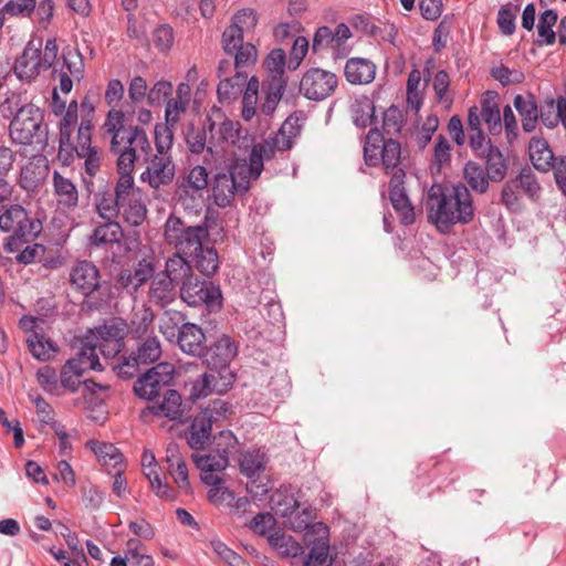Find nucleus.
I'll list each match as a JSON object with an SVG mask.
<instances>
[{"instance_id": "1", "label": "nucleus", "mask_w": 566, "mask_h": 566, "mask_svg": "<svg viewBox=\"0 0 566 566\" xmlns=\"http://www.w3.org/2000/svg\"><path fill=\"white\" fill-rule=\"evenodd\" d=\"M426 206L428 221L442 234L450 233L455 224L465 226L475 218L472 193L462 182L431 186Z\"/></svg>"}, {"instance_id": "2", "label": "nucleus", "mask_w": 566, "mask_h": 566, "mask_svg": "<svg viewBox=\"0 0 566 566\" xmlns=\"http://www.w3.org/2000/svg\"><path fill=\"white\" fill-rule=\"evenodd\" d=\"M129 117L117 108L107 112L103 130L111 137L109 150L117 155L118 175H133L135 163L140 156H148L151 145L144 127L128 123Z\"/></svg>"}, {"instance_id": "3", "label": "nucleus", "mask_w": 566, "mask_h": 566, "mask_svg": "<svg viewBox=\"0 0 566 566\" xmlns=\"http://www.w3.org/2000/svg\"><path fill=\"white\" fill-rule=\"evenodd\" d=\"M9 135L13 143L20 145H48L49 129L44 123V112L32 103L23 104L10 122Z\"/></svg>"}, {"instance_id": "4", "label": "nucleus", "mask_w": 566, "mask_h": 566, "mask_svg": "<svg viewBox=\"0 0 566 566\" xmlns=\"http://www.w3.org/2000/svg\"><path fill=\"white\" fill-rule=\"evenodd\" d=\"M364 161L369 167L382 166L386 175L394 176L405 170L401 160V145L391 137L385 138L377 128H371L365 136Z\"/></svg>"}, {"instance_id": "5", "label": "nucleus", "mask_w": 566, "mask_h": 566, "mask_svg": "<svg viewBox=\"0 0 566 566\" xmlns=\"http://www.w3.org/2000/svg\"><path fill=\"white\" fill-rule=\"evenodd\" d=\"M0 230L11 233L3 248L9 253H15L23 243L34 239L41 232L42 224L30 218L22 206L13 205L0 214Z\"/></svg>"}, {"instance_id": "6", "label": "nucleus", "mask_w": 566, "mask_h": 566, "mask_svg": "<svg viewBox=\"0 0 566 566\" xmlns=\"http://www.w3.org/2000/svg\"><path fill=\"white\" fill-rule=\"evenodd\" d=\"M134 190V175H118L115 185H101L93 195L95 212L102 220L117 219Z\"/></svg>"}, {"instance_id": "7", "label": "nucleus", "mask_w": 566, "mask_h": 566, "mask_svg": "<svg viewBox=\"0 0 566 566\" xmlns=\"http://www.w3.org/2000/svg\"><path fill=\"white\" fill-rule=\"evenodd\" d=\"M164 237L169 245L175 247L176 253L192 255L209 238L206 223L187 226L184 220L170 214L165 222Z\"/></svg>"}, {"instance_id": "8", "label": "nucleus", "mask_w": 566, "mask_h": 566, "mask_svg": "<svg viewBox=\"0 0 566 566\" xmlns=\"http://www.w3.org/2000/svg\"><path fill=\"white\" fill-rule=\"evenodd\" d=\"M69 283L74 292L84 297V303L88 308H98L96 302H92V298L95 293L101 292L103 282L101 271L94 262L88 260L75 261L69 272Z\"/></svg>"}, {"instance_id": "9", "label": "nucleus", "mask_w": 566, "mask_h": 566, "mask_svg": "<svg viewBox=\"0 0 566 566\" xmlns=\"http://www.w3.org/2000/svg\"><path fill=\"white\" fill-rule=\"evenodd\" d=\"M161 353V345L157 336H148L138 344L136 352L122 355L118 361L113 365V370L116 371L119 378L130 379L138 374L139 365L157 361Z\"/></svg>"}, {"instance_id": "10", "label": "nucleus", "mask_w": 566, "mask_h": 566, "mask_svg": "<svg viewBox=\"0 0 566 566\" xmlns=\"http://www.w3.org/2000/svg\"><path fill=\"white\" fill-rule=\"evenodd\" d=\"M92 134L88 133V124L76 130L75 143L71 145V150H66V155L57 153V159L63 166H71L75 157L84 159V170L91 178L101 169L102 151L97 146L92 145Z\"/></svg>"}, {"instance_id": "11", "label": "nucleus", "mask_w": 566, "mask_h": 566, "mask_svg": "<svg viewBox=\"0 0 566 566\" xmlns=\"http://www.w3.org/2000/svg\"><path fill=\"white\" fill-rule=\"evenodd\" d=\"M180 298L191 307L205 305L209 311L222 307V293L212 281L200 280L195 274L179 287Z\"/></svg>"}, {"instance_id": "12", "label": "nucleus", "mask_w": 566, "mask_h": 566, "mask_svg": "<svg viewBox=\"0 0 566 566\" xmlns=\"http://www.w3.org/2000/svg\"><path fill=\"white\" fill-rule=\"evenodd\" d=\"M238 347L234 340L223 334L209 345L206 344L199 358L209 370L219 373L224 380L234 381V374L230 369V363L237 356Z\"/></svg>"}, {"instance_id": "13", "label": "nucleus", "mask_w": 566, "mask_h": 566, "mask_svg": "<svg viewBox=\"0 0 566 566\" xmlns=\"http://www.w3.org/2000/svg\"><path fill=\"white\" fill-rule=\"evenodd\" d=\"M126 334V323L113 319L91 331L90 338L105 359L113 360V366L122 356Z\"/></svg>"}, {"instance_id": "14", "label": "nucleus", "mask_w": 566, "mask_h": 566, "mask_svg": "<svg viewBox=\"0 0 566 566\" xmlns=\"http://www.w3.org/2000/svg\"><path fill=\"white\" fill-rule=\"evenodd\" d=\"M175 375V367L169 363H159L137 378L134 394L145 400H154L169 388Z\"/></svg>"}, {"instance_id": "15", "label": "nucleus", "mask_w": 566, "mask_h": 566, "mask_svg": "<svg viewBox=\"0 0 566 566\" xmlns=\"http://www.w3.org/2000/svg\"><path fill=\"white\" fill-rule=\"evenodd\" d=\"M338 86L335 73L312 67L307 70L300 82V92L307 99L319 102L333 95Z\"/></svg>"}, {"instance_id": "16", "label": "nucleus", "mask_w": 566, "mask_h": 566, "mask_svg": "<svg viewBox=\"0 0 566 566\" xmlns=\"http://www.w3.org/2000/svg\"><path fill=\"white\" fill-rule=\"evenodd\" d=\"M218 125V133L212 135V146L237 145L240 140H245L248 132L241 128V125L237 120H231L227 117L224 112L212 106L206 116V127L213 130V127Z\"/></svg>"}, {"instance_id": "17", "label": "nucleus", "mask_w": 566, "mask_h": 566, "mask_svg": "<svg viewBox=\"0 0 566 566\" xmlns=\"http://www.w3.org/2000/svg\"><path fill=\"white\" fill-rule=\"evenodd\" d=\"M353 36L350 28L346 23H338L335 29L323 25L316 29L313 41L312 50L318 53L324 50H331L335 57H343L348 53L346 42Z\"/></svg>"}, {"instance_id": "18", "label": "nucleus", "mask_w": 566, "mask_h": 566, "mask_svg": "<svg viewBox=\"0 0 566 566\" xmlns=\"http://www.w3.org/2000/svg\"><path fill=\"white\" fill-rule=\"evenodd\" d=\"M406 171L399 170L389 180V200L405 226L412 224L416 220L415 208L405 188Z\"/></svg>"}, {"instance_id": "19", "label": "nucleus", "mask_w": 566, "mask_h": 566, "mask_svg": "<svg viewBox=\"0 0 566 566\" xmlns=\"http://www.w3.org/2000/svg\"><path fill=\"white\" fill-rule=\"evenodd\" d=\"M221 46L223 52L233 59V69L238 72L247 73V70L252 67L258 60L256 46L252 43V39L238 38L233 43L229 44L227 34L221 35Z\"/></svg>"}, {"instance_id": "20", "label": "nucleus", "mask_w": 566, "mask_h": 566, "mask_svg": "<svg viewBox=\"0 0 566 566\" xmlns=\"http://www.w3.org/2000/svg\"><path fill=\"white\" fill-rule=\"evenodd\" d=\"M208 186V171L203 166H195L189 174L177 182L178 201L188 206L201 197L200 192Z\"/></svg>"}, {"instance_id": "21", "label": "nucleus", "mask_w": 566, "mask_h": 566, "mask_svg": "<svg viewBox=\"0 0 566 566\" xmlns=\"http://www.w3.org/2000/svg\"><path fill=\"white\" fill-rule=\"evenodd\" d=\"M175 177V164L170 156H154L142 174L140 179L151 188L158 189L169 185Z\"/></svg>"}, {"instance_id": "22", "label": "nucleus", "mask_w": 566, "mask_h": 566, "mask_svg": "<svg viewBox=\"0 0 566 566\" xmlns=\"http://www.w3.org/2000/svg\"><path fill=\"white\" fill-rule=\"evenodd\" d=\"M53 195L57 208L62 211H73L78 206L80 195L76 185L57 170L52 174Z\"/></svg>"}, {"instance_id": "23", "label": "nucleus", "mask_w": 566, "mask_h": 566, "mask_svg": "<svg viewBox=\"0 0 566 566\" xmlns=\"http://www.w3.org/2000/svg\"><path fill=\"white\" fill-rule=\"evenodd\" d=\"M259 22L258 13L254 9L247 8L235 12L222 33L227 34L230 43H234L238 38L251 39L250 35L254 32Z\"/></svg>"}, {"instance_id": "24", "label": "nucleus", "mask_w": 566, "mask_h": 566, "mask_svg": "<svg viewBox=\"0 0 566 566\" xmlns=\"http://www.w3.org/2000/svg\"><path fill=\"white\" fill-rule=\"evenodd\" d=\"M41 49L35 48L33 42H29L21 55L15 60L13 71L19 80L31 82L40 74L41 61H40Z\"/></svg>"}, {"instance_id": "25", "label": "nucleus", "mask_w": 566, "mask_h": 566, "mask_svg": "<svg viewBox=\"0 0 566 566\" xmlns=\"http://www.w3.org/2000/svg\"><path fill=\"white\" fill-rule=\"evenodd\" d=\"M234 381L223 379L222 375L213 370L205 373L197 378L190 389V398L192 400L205 398L212 392L223 394L227 392Z\"/></svg>"}, {"instance_id": "26", "label": "nucleus", "mask_w": 566, "mask_h": 566, "mask_svg": "<svg viewBox=\"0 0 566 566\" xmlns=\"http://www.w3.org/2000/svg\"><path fill=\"white\" fill-rule=\"evenodd\" d=\"M206 342L202 328L195 323L187 322L181 325V332L175 343L182 353L199 358L203 353Z\"/></svg>"}, {"instance_id": "27", "label": "nucleus", "mask_w": 566, "mask_h": 566, "mask_svg": "<svg viewBox=\"0 0 566 566\" xmlns=\"http://www.w3.org/2000/svg\"><path fill=\"white\" fill-rule=\"evenodd\" d=\"M61 119L57 124L59 127V151L62 156H65L66 150H71V145L75 143L73 140V133L75 128H78V103L73 99L69 103L66 111L60 115Z\"/></svg>"}, {"instance_id": "28", "label": "nucleus", "mask_w": 566, "mask_h": 566, "mask_svg": "<svg viewBox=\"0 0 566 566\" xmlns=\"http://www.w3.org/2000/svg\"><path fill=\"white\" fill-rule=\"evenodd\" d=\"M166 462L168 472L174 479L178 489L185 493L190 492V482L188 476V468L185 460L180 455L179 446L176 442L168 443L166 448Z\"/></svg>"}, {"instance_id": "29", "label": "nucleus", "mask_w": 566, "mask_h": 566, "mask_svg": "<svg viewBox=\"0 0 566 566\" xmlns=\"http://www.w3.org/2000/svg\"><path fill=\"white\" fill-rule=\"evenodd\" d=\"M178 293L176 284L164 274L157 273L149 284L147 297L155 306L165 308L176 300Z\"/></svg>"}, {"instance_id": "30", "label": "nucleus", "mask_w": 566, "mask_h": 566, "mask_svg": "<svg viewBox=\"0 0 566 566\" xmlns=\"http://www.w3.org/2000/svg\"><path fill=\"white\" fill-rule=\"evenodd\" d=\"M344 76L353 85L369 84L375 80L376 65L368 59L350 57L345 63Z\"/></svg>"}, {"instance_id": "31", "label": "nucleus", "mask_w": 566, "mask_h": 566, "mask_svg": "<svg viewBox=\"0 0 566 566\" xmlns=\"http://www.w3.org/2000/svg\"><path fill=\"white\" fill-rule=\"evenodd\" d=\"M237 192H241V190L231 174H228L227 170L216 174L212 181V198L218 207L230 206Z\"/></svg>"}, {"instance_id": "32", "label": "nucleus", "mask_w": 566, "mask_h": 566, "mask_svg": "<svg viewBox=\"0 0 566 566\" xmlns=\"http://www.w3.org/2000/svg\"><path fill=\"white\" fill-rule=\"evenodd\" d=\"M181 406L182 400L180 394L175 389L168 388L164 392L163 400L160 402L148 406L143 411V413L148 411L154 416H163L170 420L181 421L184 416V410Z\"/></svg>"}, {"instance_id": "33", "label": "nucleus", "mask_w": 566, "mask_h": 566, "mask_svg": "<svg viewBox=\"0 0 566 566\" xmlns=\"http://www.w3.org/2000/svg\"><path fill=\"white\" fill-rule=\"evenodd\" d=\"M463 180L462 185L468 187L470 192L476 195H484L489 191L491 182V176L484 170L483 166L474 160H469L463 167Z\"/></svg>"}, {"instance_id": "34", "label": "nucleus", "mask_w": 566, "mask_h": 566, "mask_svg": "<svg viewBox=\"0 0 566 566\" xmlns=\"http://www.w3.org/2000/svg\"><path fill=\"white\" fill-rule=\"evenodd\" d=\"M124 232L116 219L104 220L96 226L88 235V243L92 247L102 248L106 244L119 243Z\"/></svg>"}, {"instance_id": "35", "label": "nucleus", "mask_w": 566, "mask_h": 566, "mask_svg": "<svg viewBox=\"0 0 566 566\" xmlns=\"http://www.w3.org/2000/svg\"><path fill=\"white\" fill-rule=\"evenodd\" d=\"M499 94L488 91L481 98V116L488 125L491 135H499L502 132L501 113L497 103Z\"/></svg>"}, {"instance_id": "36", "label": "nucleus", "mask_w": 566, "mask_h": 566, "mask_svg": "<svg viewBox=\"0 0 566 566\" xmlns=\"http://www.w3.org/2000/svg\"><path fill=\"white\" fill-rule=\"evenodd\" d=\"M528 150L530 158L537 170L548 171L553 169L555 171V166L559 158L554 156L545 139L533 137L530 142Z\"/></svg>"}, {"instance_id": "37", "label": "nucleus", "mask_w": 566, "mask_h": 566, "mask_svg": "<svg viewBox=\"0 0 566 566\" xmlns=\"http://www.w3.org/2000/svg\"><path fill=\"white\" fill-rule=\"evenodd\" d=\"M164 274L177 286L182 285L192 273V266L189 261L180 253H174L172 256L168 258L165 264V270L159 272Z\"/></svg>"}, {"instance_id": "38", "label": "nucleus", "mask_w": 566, "mask_h": 566, "mask_svg": "<svg viewBox=\"0 0 566 566\" xmlns=\"http://www.w3.org/2000/svg\"><path fill=\"white\" fill-rule=\"evenodd\" d=\"M43 161L42 158H34L21 168L19 184L24 190L33 191L44 180L48 166Z\"/></svg>"}, {"instance_id": "39", "label": "nucleus", "mask_w": 566, "mask_h": 566, "mask_svg": "<svg viewBox=\"0 0 566 566\" xmlns=\"http://www.w3.org/2000/svg\"><path fill=\"white\" fill-rule=\"evenodd\" d=\"M514 107L522 117V127L524 132L532 133L536 128L538 120V109L535 96L533 94L516 95Z\"/></svg>"}, {"instance_id": "40", "label": "nucleus", "mask_w": 566, "mask_h": 566, "mask_svg": "<svg viewBox=\"0 0 566 566\" xmlns=\"http://www.w3.org/2000/svg\"><path fill=\"white\" fill-rule=\"evenodd\" d=\"M268 461L266 454L259 449L244 451L239 458L240 472L248 479L259 478L265 471Z\"/></svg>"}, {"instance_id": "41", "label": "nucleus", "mask_w": 566, "mask_h": 566, "mask_svg": "<svg viewBox=\"0 0 566 566\" xmlns=\"http://www.w3.org/2000/svg\"><path fill=\"white\" fill-rule=\"evenodd\" d=\"M479 157L485 160L483 168L491 176L493 182H501L504 180L509 165L504 155L496 146L488 148L484 155H480Z\"/></svg>"}, {"instance_id": "42", "label": "nucleus", "mask_w": 566, "mask_h": 566, "mask_svg": "<svg viewBox=\"0 0 566 566\" xmlns=\"http://www.w3.org/2000/svg\"><path fill=\"white\" fill-rule=\"evenodd\" d=\"M69 360H75V367L81 373L87 369L102 370V365L98 359L96 345L93 344L90 336H85L82 340V346L75 357Z\"/></svg>"}, {"instance_id": "43", "label": "nucleus", "mask_w": 566, "mask_h": 566, "mask_svg": "<svg viewBox=\"0 0 566 566\" xmlns=\"http://www.w3.org/2000/svg\"><path fill=\"white\" fill-rule=\"evenodd\" d=\"M87 446L103 467H112L113 469L124 467L123 454L113 443L90 440Z\"/></svg>"}, {"instance_id": "44", "label": "nucleus", "mask_w": 566, "mask_h": 566, "mask_svg": "<svg viewBox=\"0 0 566 566\" xmlns=\"http://www.w3.org/2000/svg\"><path fill=\"white\" fill-rule=\"evenodd\" d=\"M27 345L32 356L42 361L49 360L57 352L56 343L39 332L28 336Z\"/></svg>"}, {"instance_id": "45", "label": "nucleus", "mask_w": 566, "mask_h": 566, "mask_svg": "<svg viewBox=\"0 0 566 566\" xmlns=\"http://www.w3.org/2000/svg\"><path fill=\"white\" fill-rule=\"evenodd\" d=\"M286 85L287 81L280 80H268L263 83L262 91L265 95V98L261 105V112L264 115H271L274 113L285 92Z\"/></svg>"}, {"instance_id": "46", "label": "nucleus", "mask_w": 566, "mask_h": 566, "mask_svg": "<svg viewBox=\"0 0 566 566\" xmlns=\"http://www.w3.org/2000/svg\"><path fill=\"white\" fill-rule=\"evenodd\" d=\"M202 417H195L186 432L187 443L193 450H201L208 444L212 428Z\"/></svg>"}, {"instance_id": "47", "label": "nucleus", "mask_w": 566, "mask_h": 566, "mask_svg": "<svg viewBox=\"0 0 566 566\" xmlns=\"http://www.w3.org/2000/svg\"><path fill=\"white\" fill-rule=\"evenodd\" d=\"M186 316L178 311H165L159 323V332L170 343H175L181 332V325L186 324Z\"/></svg>"}, {"instance_id": "48", "label": "nucleus", "mask_w": 566, "mask_h": 566, "mask_svg": "<svg viewBox=\"0 0 566 566\" xmlns=\"http://www.w3.org/2000/svg\"><path fill=\"white\" fill-rule=\"evenodd\" d=\"M192 460L196 467L200 470L201 475L200 479L203 481V476L207 474H214L216 472H221L226 470L229 465L228 457L220 455L219 453H209L199 455L193 453Z\"/></svg>"}, {"instance_id": "49", "label": "nucleus", "mask_w": 566, "mask_h": 566, "mask_svg": "<svg viewBox=\"0 0 566 566\" xmlns=\"http://www.w3.org/2000/svg\"><path fill=\"white\" fill-rule=\"evenodd\" d=\"M195 265L200 273L206 276H212L219 270V256L213 247L201 245L197 252H193Z\"/></svg>"}, {"instance_id": "50", "label": "nucleus", "mask_w": 566, "mask_h": 566, "mask_svg": "<svg viewBox=\"0 0 566 566\" xmlns=\"http://www.w3.org/2000/svg\"><path fill=\"white\" fill-rule=\"evenodd\" d=\"M247 76V73L235 71L234 76L221 78L217 88L219 101L230 102L234 99L242 92Z\"/></svg>"}, {"instance_id": "51", "label": "nucleus", "mask_w": 566, "mask_h": 566, "mask_svg": "<svg viewBox=\"0 0 566 566\" xmlns=\"http://www.w3.org/2000/svg\"><path fill=\"white\" fill-rule=\"evenodd\" d=\"M454 468V463L450 460L444 458H431L417 465L416 476L418 479L426 476L439 478L447 472H453Z\"/></svg>"}, {"instance_id": "52", "label": "nucleus", "mask_w": 566, "mask_h": 566, "mask_svg": "<svg viewBox=\"0 0 566 566\" xmlns=\"http://www.w3.org/2000/svg\"><path fill=\"white\" fill-rule=\"evenodd\" d=\"M57 70H64L80 82L84 76V60L81 52L74 48H65L62 52V63Z\"/></svg>"}, {"instance_id": "53", "label": "nucleus", "mask_w": 566, "mask_h": 566, "mask_svg": "<svg viewBox=\"0 0 566 566\" xmlns=\"http://www.w3.org/2000/svg\"><path fill=\"white\" fill-rule=\"evenodd\" d=\"M202 483L210 486L208 500L214 505H220L228 499H234L233 492L224 486L223 479L217 474L205 475Z\"/></svg>"}, {"instance_id": "54", "label": "nucleus", "mask_w": 566, "mask_h": 566, "mask_svg": "<svg viewBox=\"0 0 566 566\" xmlns=\"http://www.w3.org/2000/svg\"><path fill=\"white\" fill-rule=\"evenodd\" d=\"M558 19L557 12L552 9H547L539 15V21L537 25L538 33V45H551L556 40V34L553 30V27L556 24Z\"/></svg>"}, {"instance_id": "55", "label": "nucleus", "mask_w": 566, "mask_h": 566, "mask_svg": "<svg viewBox=\"0 0 566 566\" xmlns=\"http://www.w3.org/2000/svg\"><path fill=\"white\" fill-rule=\"evenodd\" d=\"M123 209L124 220L132 227L140 226L146 219L147 209L143 201L135 197V191L129 195V199L126 200Z\"/></svg>"}, {"instance_id": "56", "label": "nucleus", "mask_w": 566, "mask_h": 566, "mask_svg": "<svg viewBox=\"0 0 566 566\" xmlns=\"http://www.w3.org/2000/svg\"><path fill=\"white\" fill-rule=\"evenodd\" d=\"M207 129L206 120L203 122L202 127H196L193 125L188 127L186 134V143L192 154H201L205 148L212 153L213 146L209 145Z\"/></svg>"}, {"instance_id": "57", "label": "nucleus", "mask_w": 566, "mask_h": 566, "mask_svg": "<svg viewBox=\"0 0 566 566\" xmlns=\"http://www.w3.org/2000/svg\"><path fill=\"white\" fill-rule=\"evenodd\" d=\"M517 189H521L530 199L535 200L541 191V186L535 174L526 167L513 179H511Z\"/></svg>"}, {"instance_id": "58", "label": "nucleus", "mask_w": 566, "mask_h": 566, "mask_svg": "<svg viewBox=\"0 0 566 566\" xmlns=\"http://www.w3.org/2000/svg\"><path fill=\"white\" fill-rule=\"evenodd\" d=\"M126 558L133 566H154V559L145 553V545L136 538H129L126 543Z\"/></svg>"}, {"instance_id": "59", "label": "nucleus", "mask_w": 566, "mask_h": 566, "mask_svg": "<svg viewBox=\"0 0 566 566\" xmlns=\"http://www.w3.org/2000/svg\"><path fill=\"white\" fill-rule=\"evenodd\" d=\"M518 11V4L506 3L500 8L497 12V25L502 34L512 35L515 32V20Z\"/></svg>"}, {"instance_id": "60", "label": "nucleus", "mask_w": 566, "mask_h": 566, "mask_svg": "<svg viewBox=\"0 0 566 566\" xmlns=\"http://www.w3.org/2000/svg\"><path fill=\"white\" fill-rule=\"evenodd\" d=\"M230 411V405L221 399H214L207 405L197 417H202L207 424L212 428L214 423H218L221 419H224L227 413Z\"/></svg>"}, {"instance_id": "61", "label": "nucleus", "mask_w": 566, "mask_h": 566, "mask_svg": "<svg viewBox=\"0 0 566 566\" xmlns=\"http://www.w3.org/2000/svg\"><path fill=\"white\" fill-rule=\"evenodd\" d=\"M272 509L283 517L291 516L300 506L293 494L276 492L271 496Z\"/></svg>"}, {"instance_id": "62", "label": "nucleus", "mask_w": 566, "mask_h": 566, "mask_svg": "<svg viewBox=\"0 0 566 566\" xmlns=\"http://www.w3.org/2000/svg\"><path fill=\"white\" fill-rule=\"evenodd\" d=\"M210 546L213 553L229 566H250L241 555L232 551L220 539H212Z\"/></svg>"}, {"instance_id": "63", "label": "nucleus", "mask_w": 566, "mask_h": 566, "mask_svg": "<svg viewBox=\"0 0 566 566\" xmlns=\"http://www.w3.org/2000/svg\"><path fill=\"white\" fill-rule=\"evenodd\" d=\"M155 319V313L150 307H143L140 311L134 313L132 318V332L137 337H143L147 334L149 327Z\"/></svg>"}, {"instance_id": "64", "label": "nucleus", "mask_w": 566, "mask_h": 566, "mask_svg": "<svg viewBox=\"0 0 566 566\" xmlns=\"http://www.w3.org/2000/svg\"><path fill=\"white\" fill-rule=\"evenodd\" d=\"M403 115L401 111L391 105L384 112L382 116V130L385 135L391 137L392 135L399 134L402 128Z\"/></svg>"}]
</instances>
